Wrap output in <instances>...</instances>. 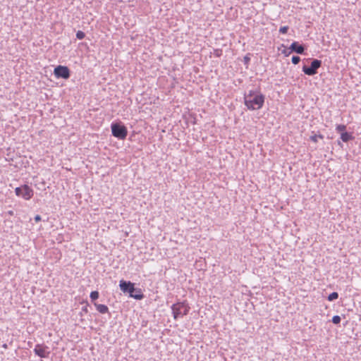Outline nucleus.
I'll return each instance as SVG.
<instances>
[{
	"label": "nucleus",
	"mask_w": 361,
	"mask_h": 361,
	"mask_svg": "<svg viewBox=\"0 0 361 361\" xmlns=\"http://www.w3.org/2000/svg\"><path fill=\"white\" fill-rule=\"evenodd\" d=\"M264 95L259 90H252L244 96V104L250 110H259L264 103Z\"/></svg>",
	"instance_id": "1"
},
{
	"label": "nucleus",
	"mask_w": 361,
	"mask_h": 361,
	"mask_svg": "<svg viewBox=\"0 0 361 361\" xmlns=\"http://www.w3.org/2000/svg\"><path fill=\"white\" fill-rule=\"evenodd\" d=\"M119 288L123 293H128L130 298L136 300H142L144 295L142 290L135 287V284L130 281L121 280Z\"/></svg>",
	"instance_id": "2"
},
{
	"label": "nucleus",
	"mask_w": 361,
	"mask_h": 361,
	"mask_svg": "<svg viewBox=\"0 0 361 361\" xmlns=\"http://www.w3.org/2000/svg\"><path fill=\"white\" fill-rule=\"evenodd\" d=\"M15 193L17 197L27 201L32 197L34 191L27 185H22L15 188Z\"/></svg>",
	"instance_id": "3"
},
{
	"label": "nucleus",
	"mask_w": 361,
	"mask_h": 361,
	"mask_svg": "<svg viewBox=\"0 0 361 361\" xmlns=\"http://www.w3.org/2000/svg\"><path fill=\"white\" fill-rule=\"evenodd\" d=\"M111 129L112 135L118 139L124 140L127 136V128L121 123H112Z\"/></svg>",
	"instance_id": "4"
},
{
	"label": "nucleus",
	"mask_w": 361,
	"mask_h": 361,
	"mask_svg": "<svg viewBox=\"0 0 361 361\" xmlns=\"http://www.w3.org/2000/svg\"><path fill=\"white\" fill-rule=\"evenodd\" d=\"M189 306L185 302L174 304L171 307L173 318L177 319L180 314H187L189 311Z\"/></svg>",
	"instance_id": "5"
},
{
	"label": "nucleus",
	"mask_w": 361,
	"mask_h": 361,
	"mask_svg": "<svg viewBox=\"0 0 361 361\" xmlns=\"http://www.w3.org/2000/svg\"><path fill=\"white\" fill-rule=\"evenodd\" d=\"M54 74L56 78L67 80L70 78L71 72L67 66L60 65L54 68Z\"/></svg>",
	"instance_id": "6"
},
{
	"label": "nucleus",
	"mask_w": 361,
	"mask_h": 361,
	"mask_svg": "<svg viewBox=\"0 0 361 361\" xmlns=\"http://www.w3.org/2000/svg\"><path fill=\"white\" fill-rule=\"evenodd\" d=\"M321 63L320 61L314 59L312 62L310 67L304 66L302 71L306 75H313L317 73V70L320 67Z\"/></svg>",
	"instance_id": "7"
},
{
	"label": "nucleus",
	"mask_w": 361,
	"mask_h": 361,
	"mask_svg": "<svg viewBox=\"0 0 361 361\" xmlns=\"http://www.w3.org/2000/svg\"><path fill=\"white\" fill-rule=\"evenodd\" d=\"M34 352L37 355L41 357H47L49 355V353L47 351L46 348L40 345H37L35 346Z\"/></svg>",
	"instance_id": "8"
},
{
	"label": "nucleus",
	"mask_w": 361,
	"mask_h": 361,
	"mask_svg": "<svg viewBox=\"0 0 361 361\" xmlns=\"http://www.w3.org/2000/svg\"><path fill=\"white\" fill-rule=\"evenodd\" d=\"M291 51L296 52L297 54H302L304 51V47L297 42H294L290 47Z\"/></svg>",
	"instance_id": "9"
},
{
	"label": "nucleus",
	"mask_w": 361,
	"mask_h": 361,
	"mask_svg": "<svg viewBox=\"0 0 361 361\" xmlns=\"http://www.w3.org/2000/svg\"><path fill=\"white\" fill-rule=\"evenodd\" d=\"M94 305L97 310L102 314L107 313L109 311L108 307L105 305L98 304L97 302L94 303Z\"/></svg>",
	"instance_id": "10"
},
{
	"label": "nucleus",
	"mask_w": 361,
	"mask_h": 361,
	"mask_svg": "<svg viewBox=\"0 0 361 361\" xmlns=\"http://www.w3.org/2000/svg\"><path fill=\"white\" fill-rule=\"evenodd\" d=\"M341 138L343 142H346L349 140H353L354 137L352 133L345 131V133H342Z\"/></svg>",
	"instance_id": "11"
},
{
	"label": "nucleus",
	"mask_w": 361,
	"mask_h": 361,
	"mask_svg": "<svg viewBox=\"0 0 361 361\" xmlns=\"http://www.w3.org/2000/svg\"><path fill=\"white\" fill-rule=\"evenodd\" d=\"M281 48H283L282 49V54L285 56H288L290 53L292 52L291 50L290 49V48H287L283 44H282L280 48H279V49H280Z\"/></svg>",
	"instance_id": "12"
},
{
	"label": "nucleus",
	"mask_w": 361,
	"mask_h": 361,
	"mask_svg": "<svg viewBox=\"0 0 361 361\" xmlns=\"http://www.w3.org/2000/svg\"><path fill=\"white\" fill-rule=\"evenodd\" d=\"M338 298V294L336 292H333L328 296V300L329 301H333L334 300H336Z\"/></svg>",
	"instance_id": "13"
},
{
	"label": "nucleus",
	"mask_w": 361,
	"mask_h": 361,
	"mask_svg": "<svg viewBox=\"0 0 361 361\" xmlns=\"http://www.w3.org/2000/svg\"><path fill=\"white\" fill-rule=\"evenodd\" d=\"M310 139L314 142H317L319 139H323V135H313L310 137Z\"/></svg>",
	"instance_id": "14"
},
{
	"label": "nucleus",
	"mask_w": 361,
	"mask_h": 361,
	"mask_svg": "<svg viewBox=\"0 0 361 361\" xmlns=\"http://www.w3.org/2000/svg\"><path fill=\"white\" fill-rule=\"evenodd\" d=\"M345 126L344 125H338L336 128V130L341 133V135L342 134V133H345Z\"/></svg>",
	"instance_id": "15"
},
{
	"label": "nucleus",
	"mask_w": 361,
	"mask_h": 361,
	"mask_svg": "<svg viewBox=\"0 0 361 361\" xmlns=\"http://www.w3.org/2000/svg\"><path fill=\"white\" fill-rule=\"evenodd\" d=\"M288 30H289L288 26H283L279 28V32L283 35H285L288 32Z\"/></svg>",
	"instance_id": "16"
},
{
	"label": "nucleus",
	"mask_w": 361,
	"mask_h": 361,
	"mask_svg": "<svg viewBox=\"0 0 361 361\" xmlns=\"http://www.w3.org/2000/svg\"><path fill=\"white\" fill-rule=\"evenodd\" d=\"M99 298V293L97 291H92L90 293V298L92 300H95Z\"/></svg>",
	"instance_id": "17"
},
{
	"label": "nucleus",
	"mask_w": 361,
	"mask_h": 361,
	"mask_svg": "<svg viewBox=\"0 0 361 361\" xmlns=\"http://www.w3.org/2000/svg\"><path fill=\"white\" fill-rule=\"evenodd\" d=\"M341 319L338 315H336L332 317V322L335 324H339L341 322Z\"/></svg>",
	"instance_id": "18"
},
{
	"label": "nucleus",
	"mask_w": 361,
	"mask_h": 361,
	"mask_svg": "<svg viewBox=\"0 0 361 361\" xmlns=\"http://www.w3.org/2000/svg\"><path fill=\"white\" fill-rule=\"evenodd\" d=\"M85 35L82 31L79 30L76 33V37L79 39H83L85 37Z\"/></svg>",
	"instance_id": "19"
},
{
	"label": "nucleus",
	"mask_w": 361,
	"mask_h": 361,
	"mask_svg": "<svg viewBox=\"0 0 361 361\" xmlns=\"http://www.w3.org/2000/svg\"><path fill=\"white\" fill-rule=\"evenodd\" d=\"M300 60V59L298 56H294L292 57V62L294 64H298L299 63Z\"/></svg>",
	"instance_id": "20"
},
{
	"label": "nucleus",
	"mask_w": 361,
	"mask_h": 361,
	"mask_svg": "<svg viewBox=\"0 0 361 361\" xmlns=\"http://www.w3.org/2000/svg\"><path fill=\"white\" fill-rule=\"evenodd\" d=\"M250 61V56L248 55H246V56H244L243 61H244L245 65H248Z\"/></svg>",
	"instance_id": "21"
},
{
	"label": "nucleus",
	"mask_w": 361,
	"mask_h": 361,
	"mask_svg": "<svg viewBox=\"0 0 361 361\" xmlns=\"http://www.w3.org/2000/svg\"><path fill=\"white\" fill-rule=\"evenodd\" d=\"M34 219L36 222H38V221H41V216L39 215H36L35 216Z\"/></svg>",
	"instance_id": "22"
},
{
	"label": "nucleus",
	"mask_w": 361,
	"mask_h": 361,
	"mask_svg": "<svg viewBox=\"0 0 361 361\" xmlns=\"http://www.w3.org/2000/svg\"><path fill=\"white\" fill-rule=\"evenodd\" d=\"M82 310H83V311H85V312H87V308L86 307H84Z\"/></svg>",
	"instance_id": "23"
},
{
	"label": "nucleus",
	"mask_w": 361,
	"mask_h": 361,
	"mask_svg": "<svg viewBox=\"0 0 361 361\" xmlns=\"http://www.w3.org/2000/svg\"><path fill=\"white\" fill-rule=\"evenodd\" d=\"M8 214H9L10 215H13V212L12 211H9V212H8Z\"/></svg>",
	"instance_id": "24"
}]
</instances>
